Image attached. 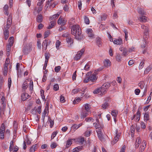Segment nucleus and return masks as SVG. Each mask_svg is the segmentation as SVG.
Listing matches in <instances>:
<instances>
[{"label":"nucleus","instance_id":"62","mask_svg":"<svg viewBox=\"0 0 152 152\" xmlns=\"http://www.w3.org/2000/svg\"><path fill=\"white\" fill-rule=\"evenodd\" d=\"M134 126L132 125L130 128V131L131 133L132 134H134Z\"/></svg>","mask_w":152,"mask_h":152},{"label":"nucleus","instance_id":"14","mask_svg":"<svg viewBox=\"0 0 152 152\" xmlns=\"http://www.w3.org/2000/svg\"><path fill=\"white\" fill-rule=\"evenodd\" d=\"M29 96V95L28 93L26 92L23 93L21 95V99L23 101H24L28 99Z\"/></svg>","mask_w":152,"mask_h":152},{"label":"nucleus","instance_id":"19","mask_svg":"<svg viewBox=\"0 0 152 152\" xmlns=\"http://www.w3.org/2000/svg\"><path fill=\"white\" fill-rule=\"evenodd\" d=\"M73 140H74L73 139H68L66 141V148H68L72 144V142Z\"/></svg>","mask_w":152,"mask_h":152},{"label":"nucleus","instance_id":"1","mask_svg":"<svg viewBox=\"0 0 152 152\" xmlns=\"http://www.w3.org/2000/svg\"><path fill=\"white\" fill-rule=\"evenodd\" d=\"M71 34L75 36V38L78 40H81L83 37L81 28L78 25H73L71 28Z\"/></svg>","mask_w":152,"mask_h":152},{"label":"nucleus","instance_id":"57","mask_svg":"<svg viewBox=\"0 0 152 152\" xmlns=\"http://www.w3.org/2000/svg\"><path fill=\"white\" fill-rule=\"evenodd\" d=\"M142 149H143V150H144L146 147V142L145 141H143L142 143Z\"/></svg>","mask_w":152,"mask_h":152},{"label":"nucleus","instance_id":"38","mask_svg":"<svg viewBox=\"0 0 152 152\" xmlns=\"http://www.w3.org/2000/svg\"><path fill=\"white\" fill-rule=\"evenodd\" d=\"M96 129V131L97 133H101L102 127L100 126H98V127H95Z\"/></svg>","mask_w":152,"mask_h":152},{"label":"nucleus","instance_id":"11","mask_svg":"<svg viewBox=\"0 0 152 152\" xmlns=\"http://www.w3.org/2000/svg\"><path fill=\"white\" fill-rule=\"evenodd\" d=\"M83 125L82 123H80L78 125L74 124L71 127V130L74 132H75L77 129H78L80 126Z\"/></svg>","mask_w":152,"mask_h":152},{"label":"nucleus","instance_id":"44","mask_svg":"<svg viewBox=\"0 0 152 152\" xmlns=\"http://www.w3.org/2000/svg\"><path fill=\"white\" fill-rule=\"evenodd\" d=\"M85 120L87 122H89L90 121H92V122L94 121V120L91 117H88L86 118Z\"/></svg>","mask_w":152,"mask_h":152},{"label":"nucleus","instance_id":"33","mask_svg":"<svg viewBox=\"0 0 152 152\" xmlns=\"http://www.w3.org/2000/svg\"><path fill=\"white\" fill-rule=\"evenodd\" d=\"M144 121H147L149 119V115L147 113H145L144 115Z\"/></svg>","mask_w":152,"mask_h":152},{"label":"nucleus","instance_id":"27","mask_svg":"<svg viewBox=\"0 0 152 152\" xmlns=\"http://www.w3.org/2000/svg\"><path fill=\"white\" fill-rule=\"evenodd\" d=\"M110 62L109 60H106L104 62V66H103L105 67H108L110 65Z\"/></svg>","mask_w":152,"mask_h":152},{"label":"nucleus","instance_id":"48","mask_svg":"<svg viewBox=\"0 0 152 152\" xmlns=\"http://www.w3.org/2000/svg\"><path fill=\"white\" fill-rule=\"evenodd\" d=\"M80 101V98H78L76 99H75L73 101V104H75L79 102Z\"/></svg>","mask_w":152,"mask_h":152},{"label":"nucleus","instance_id":"64","mask_svg":"<svg viewBox=\"0 0 152 152\" xmlns=\"http://www.w3.org/2000/svg\"><path fill=\"white\" fill-rule=\"evenodd\" d=\"M141 128L143 129H145L146 127L145 123L143 122H141L140 123Z\"/></svg>","mask_w":152,"mask_h":152},{"label":"nucleus","instance_id":"15","mask_svg":"<svg viewBox=\"0 0 152 152\" xmlns=\"http://www.w3.org/2000/svg\"><path fill=\"white\" fill-rule=\"evenodd\" d=\"M37 21L39 23L42 22L43 20V17L42 15L41 14H38L37 18Z\"/></svg>","mask_w":152,"mask_h":152},{"label":"nucleus","instance_id":"59","mask_svg":"<svg viewBox=\"0 0 152 152\" xmlns=\"http://www.w3.org/2000/svg\"><path fill=\"white\" fill-rule=\"evenodd\" d=\"M13 147V141H12L10 142V146L9 148L10 150V151H11L12 150Z\"/></svg>","mask_w":152,"mask_h":152},{"label":"nucleus","instance_id":"47","mask_svg":"<svg viewBox=\"0 0 152 152\" xmlns=\"http://www.w3.org/2000/svg\"><path fill=\"white\" fill-rule=\"evenodd\" d=\"M81 91H82V90H81L80 88H76L73 89L72 92L74 94H75Z\"/></svg>","mask_w":152,"mask_h":152},{"label":"nucleus","instance_id":"49","mask_svg":"<svg viewBox=\"0 0 152 152\" xmlns=\"http://www.w3.org/2000/svg\"><path fill=\"white\" fill-rule=\"evenodd\" d=\"M124 33L125 34V38L126 40H127V38L128 37V31H127L126 30V29H124Z\"/></svg>","mask_w":152,"mask_h":152},{"label":"nucleus","instance_id":"37","mask_svg":"<svg viewBox=\"0 0 152 152\" xmlns=\"http://www.w3.org/2000/svg\"><path fill=\"white\" fill-rule=\"evenodd\" d=\"M29 90L32 91L33 90V84L32 81H31L29 83Z\"/></svg>","mask_w":152,"mask_h":152},{"label":"nucleus","instance_id":"26","mask_svg":"<svg viewBox=\"0 0 152 152\" xmlns=\"http://www.w3.org/2000/svg\"><path fill=\"white\" fill-rule=\"evenodd\" d=\"M85 109L87 112L90 111V110L91 107V106L88 104H85Z\"/></svg>","mask_w":152,"mask_h":152},{"label":"nucleus","instance_id":"46","mask_svg":"<svg viewBox=\"0 0 152 152\" xmlns=\"http://www.w3.org/2000/svg\"><path fill=\"white\" fill-rule=\"evenodd\" d=\"M96 122L94 123H93V125L95 127L98 126H100V125L99 124V120L98 119H96Z\"/></svg>","mask_w":152,"mask_h":152},{"label":"nucleus","instance_id":"56","mask_svg":"<svg viewBox=\"0 0 152 152\" xmlns=\"http://www.w3.org/2000/svg\"><path fill=\"white\" fill-rule=\"evenodd\" d=\"M91 132L90 131H87L84 133V135L85 136L88 137L90 135V134L91 133Z\"/></svg>","mask_w":152,"mask_h":152},{"label":"nucleus","instance_id":"18","mask_svg":"<svg viewBox=\"0 0 152 152\" xmlns=\"http://www.w3.org/2000/svg\"><path fill=\"white\" fill-rule=\"evenodd\" d=\"M86 33L88 34V36L90 37H92L94 34L92 33V30L91 28H88L86 31Z\"/></svg>","mask_w":152,"mask_h":152},{"label":"nucleus","instance_id":"43","mask_svg":"<svg viewBox=\"0 0 152 152\" xmlns=\"http://www.w3.org/2000/svg\"><path fill=\"white\" fill-rule=\"evenodd\" d=\"M48 103H47V102H46V106L45 107V109L44 110L43 113V115L45 116L46 115V113H47V112L46 110H47L48 109Z\"/></svg>","mask_w":152,"mask_h":152},{"label":"nucleus","instance_id":"12","mask_svg":"<svg viewBox=\"0 0 152 152\" xmlns=\"http://www.w3.org/2000/svg\"><path fill=\"white\" fill-rule=\"evenodd\" d=\"M12 18L10 16L8 17V18L7 19L6 27L7 29H9L10 27V26L12 24Z\"/></svg>","mask_w":152,"mask_h":152},{"label":"nucleus","instance_id":"17","mask_svg":"<svg viewBox=\"0 0 152 152\" xmlns=\"http://www.w3.org/2000/svg\"><path fill=\"white\" fill-rule=\"evenodd\" d=\"M66 41L67 43L69 44H70L69 46H71V45L73 43V40L70 37L69 35L66 36Z\"/></svg>","mask_w":152,"mask_h":152},{"label":"nucleus","instance_id":"34","mask_svg":"<svg viewBox=\"0 0 152 152\" xmlns=\"http://www.w3.org/2000/svg\"><path fill=\"white\" fill-rule=\"evenodd\" d=\"M104 68V66H102L97 69L95 70L94 72V73H95V74L97 75L98 74V72L101 71Z\"/></svg>","mask_w":152,"mask_h":152},{"label":"nucleus","instance_id":"28","mask_svg":"<svg viewBox=\"0 0 152 152\" xmlns=\"http://www.w3.org/2000/svg\"><path fill=\"white\" fill-rule=\"evenodd\" d=\"M88 115L87 112L83 111L82 113L81 114V119H83L86 117Z\"/></svg>","mask_w":152,"mask_h":152},{"label":"nucleus","instance_id":"9","mask_svg":"<svg viewBox=\"0 0 152 152\" xmlns=\"http://www.w3.org/2000/svg\"><path fill=\"white\" fill-rule=\"evenodd\" d=\"M115 137L113 139V141L112 142L113 144L116 143L118 141L121 135V134L118 132L117 129L115 130Z\"/></svg>","mask_w":152,"mask_h":152},{"label":"nucleus","instance_id":"2","mask_svg":"<svg viewBox=\"0 0 152 152\" xmlns=\"http://www.w3.org/2000/svg\"><path fill=\"white\" fill-rule=\"evenodd\" d=\"M110 84L109 83H105L101 87L95 90L93 93L94 94H98L99 95H103L106 92L107 89L110 87Z\"/></svg>","mask_w":152,"mask_h":152},{"label":"nucleus","instance_id":"54","mask_svg":"<svg viewBox=\"0 0 152 152\" xmlns=\"http://www.w3.org/2000/svg\"><path fill=\"white\" fill-rule=\"evenodd\" d=\"M127 50L126 48L123 51V53H122V55L124 56H126L127 55Z\"/></svg>","mask_w":152,"mask_h":152},{"label":"nucleus","instance_id":"25","mask_svg":"<svg viewBox=\"0 0 152 152\" xmlns=\"http://www.w3.org/2000/svg\"><path fill=\"white\" fill-rule=\"evenodd\" d=\"M118 113V111L115 110H113L111 112V115H112L114 117V119L115 121V118L117 116V115Z\"/></svg>","mask_w":152,"mask_h":152},{"label":"nucleus","instance_id":"7","mask_svg":"<svg viewBox=\"0 0 152 152\" xmlns=\"http://www.w3.org/2000/svg\"><path fill=\"white\" fill-rule=\"evenodd\" d=\"M84 51L85 49L83 48L80 50V51L78 52L74 58L75 60L77 61L79 60Z\"/></svg>","mask_w":152,"mask_h":152},{"label":"nucleus","instance_id":"60","mask_svg":"<svg viewBox=\"0 0 152 152\" xmlns=\"http://www.w3.org/2000/svg\"><path fill=\"white\" fill-rule=\"evenodd\" d=\"M50 33V31H45L44 34V38L47 37L49 35Z\"/></svg>","mask_w":152,"mask_h":152},{"label":"nucleus","instance_id":"42","mask_svg":"<svg viewBox=\"0 0 152 152\" xmlns=\"http://www.w3.org/2000/svg\"><path fill=\"white\" fill-rule=\"evenodd\" d=\"M84 20L85 23L87 24H89L90 23V21L89 18L86 16H85Z\"/></svg>","mask_w":152,"mask_h":152},{"label":"nucleus","instance_id":"32","mask_svg":"<svg viewBox=\"0 0 152 152\" xmlns=\"http://www.w3.org/2000/svg\"><path fill=\"white\" fill-rule=\"evenodd\" d=\"M139 20L140 21L145 22L146 20V17L145 16H141L140 17Z\"/></svg>","mask_w":152,"mask_h":152},{"label":"nucleus","instance_id":"51","mask_svg":"<svg viewBox=\"0 0 152 152\" xmlns=\"http://www.w3.org/2000/svg\"><path fill=\"white\" fill-rule=\"evenodd\" d=\"M90 67V66L89 65L88 63H87L85 66V67H84V69L88 71Z\"/></svg>","mask_w":152,"mask_h":152},{"label":"nucleus","instance_id":"24","mask_svg":"<svg viewBox=\"0 0 152 152\" xmlns=\"http://www.w3.org/2000/svg\"><path fill=\"white\" fill-rule=\"evenodd\" d=\"M56 22L54 20H52L50 22V24L48 27V28L50 29L53 28L55 25Z\"/></svg>","mask_w":152,"mask_h":152},{"label":"nucleus","instance_id":"16","mask_svg":"<svg viewBox=\"0 0 152 152\" xmlns=\"http://www.w3.org/2000/svg\"><path fill=\"white\" fill-rule=\"evenodd\" d=\"M8 63H7L6 62L5 63L4 66V71H3V75H7L8 72Z\"/></svg>","mask_w":152,"mask_h":152},{"label":"nucleus","instance_id":"21","mask_svg":"<svg viewBox=\"0 0 152 152\" xmlns=\"http://www.w3.org/2000/svg\"><path fill=\"white\" fill-rule=\"evenodd\" d=\"M28 86V80H26L23 83L22 87V89L25 90H26Z\"/></svg>","mask_w":152,"mask_h":152},{"label":"nucleus","instance_id":"20","mask_svg":"<svg viewBox=\"0 0 152 152\" xmlns=\"http://www.w3.org/2000/svg\"><path fill=\"white\" fill-rule=\"evenodd\" d=\"M152 69V65H150L145 69L144 73L148 74Z\"/></svg>","mask_w":152,"mask_h":152},{"label":"nucleus","instance_id":"53","mask_svg":"<svg viewBox=\"0 0 152 152\" xmlns=\"http://www.w3.org/2000/svg\"><path fill=\"white\" fill-rule=\"evenodd\" d=\"M53 89L55 91L58 90L59 89V86L57 84L54 85L53 86Z\"/></svg>","mask_w":152,"mask_h":152},{"label":"nucleus","instance_id":"52","mask_svg":"<svg viewBox=\"0 0 152 152\" xmlns=\"http://www.w3.org/2000/svg\"><path fill=\"white\" fill-rule=\"evenodd\" d=\"M13 127L14 131H16L18 128V125L17 123L15 121L14 122Z\"/></svg>","mask_w":152,"mask_h":152},{"label":"nucleus","instance_id":"36","mask_svg":"<svg viewBox=\"0 0 152 152\" xmlns=\"http://www.w3.org/2000/svg\"><path fill=\"white\" fill-rule=\"evenodd\" d=\"M14 38L13 37H11L9 39V45L11 46H12L13 43Z\"/></svg>","mask_w":152,"mask_h":152},{"label":"nucleus","instance_id":"22","mask_svg":"<svg viewBox=\"0 0 152 152\" xmlns=\"http://www.w3.org/2000/svg\"><path fill=\"white\" fill-rule=\"evenodd\" d=\"M115 44L121 45L122 43V39L119 38L118 39H116L114 40L113 42Z\"/></svg>","mask_w":152,"mask_h":152},{"label":"nucleus","instance_id":"23","mask_svg":"<svg viewBox=\"0 0 152 152\" xmlns=\"http://www.w3.org/2000/svg\"><path fill=\"white\" fill-rule=\"evenodd\" d=\"M107 15L105 14H103L102 15V16L98 19L99 23H100V22L101 21L105 20L107 18Z\"/></svg>","mask_w":152,"mask_h":152},{"label":"nucleus","instance_id":"41","mask_svg":"<svg viewBox=\"0 0 152 152\" xmlns=\"http://www.w3.org/2000/svg\"><path fill=\"white\" fill-rule=\"evenodd\" d=\"M144 61L145 60H143L140 63L139 67L140 69H142L143 67L144 64Z\"/></svg>","mask_w":152,"mask_h":152},{"label":"nucleus","instance_id":"13","mask_svg":"<svg viewBox=\"0 0 152 152\" xmlns=\"http://www.w3.org/2000/svg\"><path fill=\"white\" fill-rule=\"evenodd\" d=\"M9 29H7V28H4V36L5 40L7 39L9 36V31L8 30Z\"/></svg>","mask_w":152,"mask_h":152},{"label":"nucleus","instance_id":"45","mask_svg":"<svg viewBox=\"0 0 152 152\" xmlns=\"http://www.w3.org/2000/svg\"><path fill=\"white\" fill-rule=\"evenodd\" d=\"M40 93L41 96L43 100H44L45 99V96L44 95V91L43 90L41 89L40 90Z\"/></svg>","mask_w":152,"mask_h":152},{"label":"nucleus","instance_id":"63","mask_svg":"<svg viewBox=\"0 0 152 152\" xmlns=\"http://www.w3.org/2000/svg\"><path fill=\"white\" fill-rule=\"evenodd\" d=\"M45 0H39V2H38L37 5L38 6H40L42 4Z\"/></svg>","mask_w":152,"mask_h":152},{"label":"nucleus","instance_id":"10","mask_svg":"<svg viewBox=\"0 0 152 152\" xmlns=\"http://www.w3.org/2000/svg\"><path fill=\"white\" fill-rule=\"evenodd\" d=\"M66 21L60 17L58 20V23L59 25H61V26H63L66 23Z\"/></svg>","mask_w":152,"mask_h":152},{"label":"nucleus","instance_id":"8","mask_svg":"<svg viewBox=\"0 0 152 152\" xmlns=\"http://www.w3.org/2000/svg\"><path fill=\"white\" fill-rule=\"evenodd\" d=\"M51 41L48 39H46L43 42L42 44V49L46 50L47 49V46L50 44Z\"/></svg>","mask_w":152,"mask_h":152},{"label":"nucleus","instance_id":"30","mask_svg":"<svg viewBox=\"0 0 152 152\" xmlns=\"http://www.w3.org/2000/svg\"><path fill=\"white\" fill-rule=\"evenodd\" d=\"M37 148V145L35 144L32 146L30 149V152H34Z\"/></svg>","mask_w":152,"mask_h":152},{"label":"nucleus","instance_id":"3","mask_svg":"<svg viewBox=\"0 0 152 152\" xmlns=\"http://www.w3.org/2000/svg\"><path fill=\"white\" fill-rule=\"evenodd\" d=\"M142 29L144 30V41L141 43V46L142 48H145L147 43L146 40V38L148 37V28L147 26L142 25L141 26Z\"/></svg>","mask_w":152,"mask_h":152},{"label":"nucleus","instance_id":"35","mask_svg":"<svg viewBox=\"0 0 152 152\" xmlns=\"http://www.w3.org/2000/svg\"><path fill=\"white\" fill-rule=\"evenodd\" d=\"M145 83L143 81H140L138 84V86L141 89H142L144 87Z\"/></svg>","mask_w":152,"mask_h":152},{"label":"nucleus","instance_id":"55","mask_svg":"<svg viewBox=\"0 0 152 152\" xmlns=\"http://www.w3.org/2000/svg\"><path fill=\"white\" fill-rule=\"evenodd\" d=\"M12 83V80H11V78L9 77L8 79V86L9 87V88L10 89V87L11 86Z\"/></svg>","mask_w":152,"mask_h":152},{"label":"nucleus","instance_id":"29","mask_svg":"<svg viewBox=\"0 0 152 152\" xmlns=\"http://www.w3.org/2000/svg\"><path fill=\"white\" fill-rule=\"evenodd\" d=\"M138 12L140 15H145L146 12L144 11V10L141 8H139L137 10Z\"/></svg>","mask_w":152,"mask_h":152},{"label":"nucleus","instance_id":"5","mask_svg":"<svg viewBox=\"0 0 152 152\" xmlns=\"http://www.w3.org/2000/svg\"><path fill=\"white\" fill-rule=\"evenodd\" d=\"M91 74V72H88L86 74V76L89 77L90 81L92 82H94L97 79V78L96 77V75L94 73L93 74Z\"/></svg>","mask_w":152,"mask_h":152},{"label":"nucleus","instance_id":"4","mask_svg":"<svg viewBox=\"0 0 152 152\" xmlns=\"http://www.w3.org/2000/svg\"><path fill=\"white\" fill-rule=\"evenodd\" d=\"M32 45L30 43L24 45L23 49V52L24 54H27L32 50Z\"/></svg>","mask_w":152,"mask_h":152},{"label":"nucleus","instance_id":"61","mask_svg":"<svg viewBox=\"0 0 152 152\" xmlns=\"http://www.w3.org/2000/svg\"><path fill=\"white\" fill-rule=\"evenodd\" d=\"M36 112H37L39 114H40L41 111V106H39L37 109L36 110Z\"/></svg>","mask_w":152,"mask_h":152},{"label":"nucleus","instance_id":"40","mask_svg":"<svg viewBox=\"0 0 152 152\" xmlns=\"http://www.w3.org/2000/svg\"><path fill=\"white\" fill-rule=\"evenodd\" d=\"M108 106V104L107 102H105L104 103L102 104V107L103 109H105Z\"/></svg>","mask_w":152,"mask_h":152},{"label":"nucleus","instance_id":"31","mask_svg":"<svg viewBox=\"0 0 152 152\" xmlns=\"http://www.w3.org/2000/svg\"><path fill=\"white\" fill-rule=\"evenodd\" d=\"M96 42L99 47H100L101 46L102 42L100 38H96Z\"/></svg>","mask_w":152,"mask_h":152},{"label":"nucleus","instance_id":"39","mask_svg":"<svg viewBox=\"0 0 152 152\" xmlns=\"http://www.w3.org/2000/svg\"><path fill=\"white\" fill-rule=\"evenodd\" d=\"M121 57L120 54L117 53L116 56V60L118 61H121Z\"/></svg>","mask_w":152,"mask_h":152},{"label":"nucleus","instance_id":"50","mask_svg":"<svg viewBox=\"0 0 152 152\" xmlns=\"http://www.w3.org/2000/svg\"><path fill=\"white\" fill-rule=\"evenodd\" d=\"M61 42L59 40H57L56 42V47L57 49H59V46Z\"/></svg>","mask_w":152,"mask_h":152},{"label":"nucleus","instance_id":"6","mask_svg":"<svg viewBox=\"0 0 152 152\" xmlns=\"http://www.w3.org/2000/svg\"><path fill=\"white\" fill-rule=\"evenodd\" d=\"M5 130V128L4 124H2L0 130V139H3L4 138V132Z\"/></svg>","mask_w":152,"mask_h":152},{"label":"nucleus","instance_id":"58","mask_svg":"<svg viewBox=\"0 0 152 152\" xmlns=\"http://www.w3.org/2000/svg\"><path fill=\"white\" fill-rule=\"evenodd\" d=\"M98 134V136L99 138V140L102 141V140L103 139V137L102 136V134L101 133H97Z\"/></svg>","mask_w":152,"mask_h":152}]
</instances>
